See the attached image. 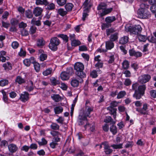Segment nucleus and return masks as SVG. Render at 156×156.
<instances>
[{"label": "nucleus", "instance_id": "54", "mask_svg": "<svg viewBox=\"0 0 156 156\" xmlns=\"http://www.w3.org/2000/svg\"><path fill=\"white\" fill-rule=\"evenodd\" d=\"M111 26V25L108 23H103L101 25L102 30H104L106 28H108Z\"/></svg>", "mask_w": 156, "mask_h": 156}, {"label": "nucleus", "instance_id": "36", "mask_svg": "<svg viewBox=\"0 0 156 156\" xmlns=\"http://www.w3.org/2000/svg\"><path fill=\"white\" fill-rule=\"evenodd\" d=\"M104 122L106 123H109L111 122L112 124H114L115 123V122L112 120L111 117L110 116H106L104 119Z\"/></svg>", "mask_w": 156, "mask_h": 156}, {"label": "nucleus", "instance_id": "46", "mask_svg": "<svg viewBox=\"0 0 156 156\" xmlns=\"http://www.w3.org/2000/svg\"><path fill=\"white\" fill-rule=\"evenodd\" d=\"M56 1L59 5L62 6L66 4L67 0H56Z\"/></svg>", "mask_w": 156, "mask_h": 156}, {"label": "nucleus", "instance_id": "41", "mask_svg": "<svg viewBox=\"0 0 156 156\" xmlns=\"http://www.w3.org/2000/svg\"><path fill=\"white\" fill-rule=\"evenodd\" d=\"M110 131L114 135L117 132V128L116 126L112 125L111 126L110 129Z\"/></svg>", "mask_w": 156, "mask_h": 156}, {"label": "nucleus", "instance_id": "2", "mask_svg": "<svg viewBox=\"0 0 156 156\" xmlns=\"http://www.w3.org/2000/svg\"><path fill=\"white\" fill-rule=\"evenodd\" d=\"M148 5L144 3L140 5V8L138 10V13L140 17L143 19H147L151 16V14L148 10Z\"/></svg>", "mask_w": 156, "mask_h": 156}, {"label": "nucleus", "instance_id": "43", "mask_svg": "<svg viewBox=\"0 0 156 156\" xmlns=\"http://www.w3.org/2000/svg\"><path fill=\"white\" fill-rule=\"evenodd\" d=\"M126 94V92L124 91H120L118 94L117 98L120 99L122 98Z\"/></svg>", "mask_w": 156, "mask_h": 156}, {"label": "nucleus", "instance_id": "42", "mask_svg": "<svg viewBox=\"0 0 156 156\" xmlns=\"http://www.w3.org/2000/svg\"><path fill=\"white\" fill-rule=\"evenodd\" d=\"M51 128L53 130H59V126L57 123L54 122H52L50 126Z\"/></svg>", "mask_w": 156, "mask_h": 156}, {"label": "nucleus", "instance_id": "1", "mask_svg": "<svg viewBox=\"0 0 156 156\" xmlns=\"http://www.w3.org/2000/svg\"><path fill=\"white\" fill-rule=\"evenodd\" d=\"M132 89L135 90V92L133 94V97L136 99H139L144 94L146 87L145 85L139 86L137 83L133 84L132 86Z\"/></svg>", "mask_w": 156, "mask_h": 156}, {"label": "nucleus", "instance_id": "31", "mask_svg": "<svg viewBox=\"0 0 156 156\" xmlns=\"http://www.w3.org/2000/svg\"><path fill=\"white\" fill-rule=\"evenodd\" d=\"M26 16L29 19H31L33 17V14L31 11L30 9H28L25 12Z\"/></svg>", "mask_w": 156, "mask_h": 156}, {"label": "nucleus", "instance_id": "28", "mask_svg": "<svg viewBox=\"0 0 156 156\" xmlns=\"http://www.w3.org/2000/svg\"><path fill=\"white\" fill-rule=\"evenodd\" d=\"M73 7V5L72 3H68L65 5V8L68 12L71 11Z\"/></svg>", "mask_w": 156, "mask_h": 156}, {"label": "nucleus", "instance_id": "18", "mask_svg": "<svg viewBox=\"0 0 156 156\" xmlns=\"http://www.w3.org/2000/svg\"><path fill=\"white\" fill-rule=\"evenodd\" d=\"M113 10L112 8L105 9L102 12L100 13V16L102 17L110 13Z\"/></svg>", "mask_w": 156, "mask_h": 156}, {"label": "nucleus", "instance_id": "38", "mask_svg": "<svg viewBox=\"0 0 156 156\" xmlns=\"http://www.w3.org/2000/svg\"><path fill=\"white\" fill-rule=\"evenodd\" d=\"M38 19V20L36 21L34 18L31 21V24L33 25H35L38 26H40L41 25V22L40 21L41 20L39 19Z\"/></svg>", "mask_w": 156, "mask_h": 156}, {"label": "nucleus", "instance_id": "24", "mask_svg": "<svg viewBox=\"0 0 156 156\" xmlns=\"http://www.w3.org/2000/svg\"><path fill=\"white\" fill-rule=\"evenodd\" d=\"M33 86V83L31 81H30L28 85L26 87V90L29 92H30L33 90L34 88Z\"/></svg>", "mask_w": 156, "mask_h": 156}, {"label": "nucleus", "instance_id": "17", "mask_svg": "<svg viewBox=\"0 0 156 156\" xmlns=\"http://www.w3.org/2000/svg\"><path fill=\"white\" fill-rule=\"evenodd\" d=\"M51 98L56 102H58L61 100V97L58 94H52L51 95Z\"/></svg>", "mask_w": 156, "mask_h": 156}, {"label": "nucleus", "instance_id": "29", "mask_svg": "<svg viewBox=\"0 0 156 156\" xmlns=\"http://www.w3.org/2000/svg\"><path fill=\"white\" fill-rule=\"evenodd\" d=\"M107 4L104 2H101L100 3L97 7V9L99 10L101 9L104 10L107 8Z\"/></svg>", "mask_w": 156, "mask_h": 156}, {"label": "nucleus", "instance_id": "9", "mask_svg": "<svg viewBox=\"0 0 156 156\" xmlns=\"http://www.w3.org/2000/svg\"><path fill=\"white\" fill-rule=\"evenodd\" d=\"M50 134L54 138L53 140L55 142H58L60 140V137L61 136V133L58 131L53 130L50 132Z\"/></svg>", "mask_w": 156, "mask_h": 156}, {"label": "nucleus", "instance_id": "50", "mask_svg": "<svg viewBox=\"0 0 156 156\" xmlns=\"http://www.w3.org/2000/svg\"><path fill=\"white\" fill-rule=\"evenodd\" d=\"M10 23L12 25L16 26L18 24L19 21L16 19H12L11 20Z\"/></svg>", "mask_w": 156, "mask_h": 156}, {"label": "nucleus", "instance_id": "61", "mask_svg": "<svg viewBox=\"0 0 156 156\" xmlns=\"http://www.w3.org/2000/svg\"><path fill=\"white\" fill-rule=\"evenodd\" d=\"M55 8V5L53 3H50L47 6V8L49 10L53 9Z\"/></svg>", "mask_w": 156, "mask_h": 156}, {"label": "nucleus", "instance_id": "33", "mask_svg": "<svg viewBox=\"0 0 156 156\" xmlns=\"http://www.w3.org/2000/svg\"><path fill=\"white\" fill-rule=\"evenodd\" d=\"M58 37H60L62 39V40L66 42H67L69 40V37L66 34H59L57 35Z\"/></svg>", "mask_w": 156, "mask_h": 156}, {"label": "nucleus", "instance_id": "6", "mask_svg": "<svg viewBox=\"0 0 156 156\" xmlns=\"http://www.w3.org/2000/svg\"><path fill=\"white\" fill-rule=\"evenodd\" d=\"M73 73V69L72 68H69L66 71L63 72L61 73V78L63 80H68L70 76L72 75Z\"/></svg>", "mask_w": 156, "mask_h": 156}, {"label": "nucleus", "instance_id": "39", "mask_svg": "<svg viewBox=\"0 0 156 156\" xmlns=\"http://www.w3.org/2000/svg\"><path fill=\"white\" fill-rule=\"evenodd\" d=\"M52 72V69L51 68H49L43 72V75L44 76H47L50 74Z\"/></svg>", "mask_w": 156, "mask_h": 156}, {"label": "nucleus", "instance_id": "56", "mask_svg": "<svg viewBox=\"0 0 156 156\" xmlns=\"http://www.w3.org/2000/svg\"><path fill=\"white\" fill-rule=\"evenodd\" d=\"M41 140L42 141L41 142H38V144L39 145H43L47 144V141L44 138H42L41 139Z\"/></svg>", "mask_w": 156, "mask_h": 156}, {"label": "nucleus", "instance_id": "35", "mask_svg": "<svg viewBox=\"0 0 156 156\" xmlns=\"http://www.w3.org/2000/svg\"><path fill=\"white\" fill-rule=\"evenodd\" d=\"M138 35V38L139 41L141 42H145L147 39V38L146 36L140 34Z\"/></svg>", "mask_w": 156, "mask_h": 156}, {"label": "nucleus", "instance_id": "51", "mask_svg": "<svg viewBox=\"0 0 156 156\" xmlns=\"http://www.w3.org/2000/svg\"><path fill=\"white\" fill-rule=\"evenodd\" d=\"M47 56L46 54H41L39 58L41 61H43L47 58Z\"/></svg>", "mask_w": 156, "mask_h": 156}, {"label": "nucleus", "instance_id": "8", "mask_svg": "<svg viewBox=\"0 0 156 156\" xmlns=\"http://www.w3.org/2000/svg\"><path fill=\"white\" fill-rule=\"evenodd\" d=\"M42 11L43 9L41 8L36 7L33 10V13L35 16H39L38 19L41 20L42 16Z\"/></svg>", "mask_w": 156, "mask_h": 156}, {"label": "nucleus", "instance_id": "44", "mask_svg": "<svg viewBox=\"0 0 156 156\" xmlns=\"http://www.w3.org/2000/svg\"><path fill=\"white\" fill-rule=\"evenodd\" d=\"M122 144H113L111 146L113 147L114 149H116L122 148Z\"/></svg>", "mask_w": 156, "mask_h": 156}, {"label": "nucleus", "instance_id": "11", "mask_svg": "<svg viewBox=\"0 0 156 156\" xmlns=\"http://www.w3.org/2000/svg\"><path fill=\"white\" fill-rule=\"evenodd\" d=\"M83 82L82 79H81L80 81L78 80L75 78L73 77L71 79L70 84L71 85L74 87H77L79 85V83H82Z\"/></svg>", "mask_w": 156, "mask_h": 156}, {"label": "nucleus", "instance_id": "45", "mask_svg": "<svg viewBox=\"0 0 156 156\" xmlns=\"http://www.w3.org/2000/svg\"><path fill=\"white\" fill-rule=\"evenodd\" d=\"M26 51L23 48L20 49V52L18 53L19 55L20 56H25L26 55Z\"/></svg>", "mask_w": 156, "mask_h": 156}, {"label": "nucleus", "instance_id": "19", "mask_svg": "<svg viewBox=\"0 0 156 156\" xmlns=\"http://www.w3.org/2000/svg\"><path fill=\"white\" fill-rule=\"evenodd\" d=\"M113 41H109L106 42V48L107 49L110 50L114 47V44Z\"/></svg>", "mask_w": 156, "mask_h": 156}, {"label": "nucleus", "instance_id": "62", "mask_svg": "<svg viewBox=\"0 0 156 156\" xmlns=\"http://www.w3.org/2000/svg\"><path fill=\"white\" fill-rule=\"evenodd\" d=\"M29 146L27 145H24L21 148V150L24 151L26 152H27L30 149Z\"/></svg>", "mask_w": 156, "mask_h": 156}, {"label": "nucleus", "instance_id": "27", "mask_svg": "<svg viewBox=\"0 0 156 156\" xmlns=\"http://www.w3.org/2000/svg\"><path fill=\"white\" fill-rule=\"evenodd\" d=\"M118 38V33L116 32L112 34L109 37L110 40L112 41H116Z\"/></svg>", "mask_w": 156, "mask_h": 156}, {"label": "nucleus", "instance_id": "23", "mask_svg": "<svg viewBox=\"0 0 156 156\" xmlns=\"http://www.w3.org/2000/svg\"><path fill=\"white\" fill-rule=\"evenodd\" d=\"M15 81L19 84H21L24 83L26 82V80L24 79L21 76H17L16 79Z\"/></svg>", "mask_w": 156, "mask_h": 156}, {"label": "nucleus", "instance_id": "37", "mask_svg": "<svg viewBox=\"0 0 156 156\" xmlns=\"http://www.w3.org/2000/svg\"><path fill=\"white\" fill-rule=\"evenodd\" d=\"M129 65L128 61L125 60L122 63V67L124 69H127L129 67Z\"/></svg>", "mask_w": 156, "mask_h": 156}, {"label": "nucleus", "instance_id": "34", "mask_svg": "<svg viewBox=\"0 0 156 156\" xmlns=\"http://www.w3.org/2000/svg\"><path fill=\"white\" fill-rule=\"evenodd\" d=\"M58 14L62 16H64L66 15L68 12L65 11L63 9H59L58 10Z\"/></svg>", "mask_w": 156, "mask_h": 156}, {"label": "nucleus", "instance_id": "14", "mask_svg": "<svg viewBox=\"0 0 156 156\" xmlns=\"http://www.w3.org/2000/svg\"><path fill=\"white\" fill-rule=\"evenodd\" d=\"M29 94L27 92H24L20 94L19 99L23 102H25L29 99Z\"/></svg>", "mask_w": 156, "mask_h": 156}, {"label": "nucleus", "instance_id": "3", "mask_svg": "<svg viewBox=\"0 0 156 156\" xmlns=\"http://www.w3.org/2000/svg\"><path fill=\"white\" fill-rule=\"evenodd\" d=\"M74 69L76 70V74L80 79L86 77V75L83 70L84 69L83 64L80 62H77L74 66Z\"/></svg>", "mask_w": 156, "mask_h": 156}, {"label": "nucleus", "instance_id": "49", "mask_svg": "<svg viewBox=\"0 0 156 156\" xmlns=\"http://www.w3.org/2000/svg\"><path fill=\"white\" fill-rule=\"evenodd\" d=\"M8 83V81L7 80H3L0 81V86H4Z\"/></svg>", "mask_w": 156, "mask_h": 156}, {"label": "nucleus", "instance_id": "4", "mask_svg": "<svg viewBox=\"0 0 156 156\" xmlns=\"http://www.w3.org/2000/svg\"><path fill=\"white\" fill-rule=\"evenodd\" d=\"M60 41L57 37H55L51 38L49 44V47L50 49L53 51L57 49V46L60 44Z\"/></svg>", "mask_w": 156, "mask_h": 156}, {"label": "nucleus", "instance_id": "63", "mask_svg": "<svg viewBox=\"0 0 156 156\" xmlns=\"http://www.w3.org/2000/svg\"><path fill=\"white\" fill-rule=\"evenodd\" d=\"M150 9L153 13H156V4L152 5L150 8Z\"/></svg>", "mask_w": 156, "mask_h": 156}, {"label": "nucleus", "instance_id": "7", "mask_svg": "<svg viewBox=\"0 0 156 156\" xmlns=\"http://www.w3.org/2000/svg\"><path fill=\"white\" fill-rule=\"evenodd\" d=\"M151 78V76L148 74H144L140 76L138 81L141 83H145L149 81Z\"/></svg>", "mask_w": 156, "mask_h": 156}, {"label": "nucleus", "instance_id": "64", "mask_svg": "<svg viewBox=\"0 0 156 156\" xmlns=\"http://www.w3.org/2000/svg\"><path fill=\"white\" fill-rule=\"evenodd\" d=\"M150 94L152 97L154 98H156V91L154 90H151L150 92Z\"/></svg>", "mask_w": 156, "mask_h": 156}, {"label": "nucleus", "instance_id": "22", "mask_svg": "<svg viewBox=\"0 0 156 156\" xmlns=\"http://www.w3.org/2000/svg\"><path fill=\"white\" fill-rule=\"evenodd\" d=\"M129 38L127 36H124L121 37L119 41L120 44H126L128 41Z\"/></svg>", "mask_w": 156, "mask_h": 156}, {"label": "nucleus", "instance_id": "16", "mask_svg": "<svg viewBox=\"0 0 156 156\" xmlns=\"http://www.w3.org/2000/svg\"><path fill=\"white\" fill-rule=\"evenodd\" d=\"M8 147L9 151L11 153L15 152L18 149V147L16 146L13 144H9Z\"/></svg>", "mask_w": 156, "mask_h": 156}, {"label": "nucleus", "instance_id": "53", "mask_svg": "<svg viewBox=\"0 0 156 156\" xmlns=\"http://www.w3.org/2000/svg\"><path fill=\"white\" fill-rule=\"evenodd\" d=\"M132 83L131 80L129 78L126 79L124 82V84L126 86L130 85Z\"/></svg>", "mask_w": 156, "mask_h": 156}, {"label": "nucleus", "instance_id": "57", "mask_svg": "<svg viewBox=\"0 0 156 156\" xmlns=\"http://www.w3.org/2000/svg\"><path fill=\"white\" fill-rule=\"evenodd\" d=\"M21 33L22 35L23 36H27L29 34L28 31L24 29L21 30Z\"/></svg>", "mask_w": 156, "mask_h": 156}, {"label": "nucleus", "instance_id": "20", "mask_svg": "<svg viewBox=\"0 0 156 156\" xmlns=\"http://www.w3.org/2000/svg\"><path fill=\"white\" fill-rule=\"evenodd\" d=\"M107 109L110 111V114L113 115L114 118L115 119L116 115V109L114 108H111V107H108L107 108Z\"/></svg>", "mask_w": 156, "mask_h": 156}, {"label": "nucleus", "instance_id": "47", "mask_svg": "<svg viewBox=\"0 0 156 156\" xmlns=\"http://www.w3.org/2000/svg\"><path fill=\"white\" fill-rule=\"evenodd\" d=\"M34 69L37 72H38L40 71V66L39 63L37 62L34 63Z\"/></svg>", "mask_w": 156, "mask_h": 156}, {"label": "nucleus", "instance_id": "26", "mask_svg": "<svg viewBox=\"0 0 156 156\" xmlns=\"http://www.w3.org/2000/svg\"><path fill=\"white\" fill-rule=\"evenodd\" d=\"M3 66L6 70H11L12 69V64L9 62L4 63L3 65Z\"/></svg>", "mask_w": 156, "mask_h": 156}, {"label": "nucleus", "instance_id": "13", "mask_svg": "<svg viewBox=\"0 0 156 156\" xmlns=\"http://www.w3.org/2000/svg\"><path fill=\"white\" fill-rule=\"evenodd\" d=\"M86 120L87 121V118L83 115L82 113H80L78 117L77 122L78 124L81 126L84 124V121Z\"/></svg>", "mask_w": 156, "mask_h": 156}, {"label": "nucleus", "instance_id": "30", "mask_svg": "<svg viewBox=\"0 0 156 156\" xmlns=\"http://www.w3.org/2000/svg\"><path fill=\"white\" fill-rule=\"evenodd\" d=\"M63 111V108L61 106H57L54 108V111L55 114L61 113Z\"/></svg>", "mask_w": 156, "mask_h": 156}, {"label": "nucleus", "instance_id": "40", "mask_svg": "<svg viewBox=\"0 0 156 156\" xmlns=\"http://www.w3.org/2000/svg\"><path fill=\"white\" fill-rule=\"evenodd\" d=\"M80 42L77 40H73L71 41V44L72 46L76 47L80 44Z\"/></svg>", "mask_w": 156, "mask_h": 156}, {"label": "nucleus", "instance_id": "55", "mask_svg": "<svg viewBox=\"0 0 156 156\" xmlns=\"http://www.w3.org/2000/svg\"><path fill=\"white\" fill-rule=\"evenodd\" d=\"M90 76L93 78H96L98 76L97 71L95 70H93L90 73Z\"/></svg>", "mask_w": 156, "mask_h": 156}, {"label": "nucleus", "instance_id": "10", "mask_svg": "<svg viewBox=\"0 0 156 156\" xmlns=\"http://www.w3.org/2000/svg\"><path fill=\"white\" fill-rule=\"evenodd\" d=\"M102 144L104 146L105 150L104 152L106 154H109L113 151V150L110 148V146H109L108 143L107 142H105L102 143Z\"/></svg>", "mask_w": 156, "mask_h": 156}, {"label": "nucleus", "instance_id": "52", "mask_svg": "<svg viewBox=\"0 0 156 156\" xmlns=\"http://www.w3.org/2000/svg\"><path fill=\"white\" fill-rule=\"evenodd\" d=\"M122 73L125 75V76L126 77H129L131 76V73L128 70H126L123 71Z\"/></svg>", "mask_w": 156, "mask_h": 156}, {"label": "nucleus", "instance_id": "25", "mask_svg": "<svg viewBox=\"0 0 156 156\" xmlns=\"http://www.w3.org/2000/svg\"><path fill=\"white\" fill-rule=\"evenodd\" d=\"M36 4L37 5H47L48 4L47 0H36Z\"/></svg>", "mask_w": 156, "mask_h": 156}, {"label": "nucleus", "instance_id": "5", "mask_svg": "<svg viewBox=\"0 0 156 156\" xmlns=\"http://www.w3.org/2000/svg\"><path fill=\"white\" fill-rule=\"evenodd\" d=\"M142 28L140 25H136L134 26H129L128 27V31L131 34L137 35L140 34L142 31Z\"/></svg>", "mask_w": 156, "mask_h": 156}, {"label": "nucleus", "instance_id": "58", "mask_svg": "<svg viewBox=\"0 0 156 156\" xmlns=\"http://www.w3.org/2000/svg\"><path fill=\"white\" fill-rule=\"evenodd\" d=\"M19 44L17 41H13L12 43V46L14 49L17 48L19 46Z\"/></svg>", "mask_w": 156, "mask_h": 156}, {"label": "nucleus", "instance_id": "59", "mask_svg": "<svg viewBox=\"0 0 156 156\" xmlns=\"http://www.w3.org/2000/svg\"><path fill=\"white\" fill-rule=\"evenodd\" d=\"M115 31V30L112 28L108 29L106 30V34L107 36H109L111 33H113Z\"/></svg>", "mask_w": 156, "mask_h": 156}, {"label": "nucleus", "instance_id": "15", "mask_svg": "<svg viewBox=\"0 0 156 156\" xmlns=\"http://www.w3.org/2000/svg\"><path fill=\"white\" fill-rule=\"evenodd\" d=\"M129 55L131 56H134L136 57H140L142 56V53L139 51H135L133 50H130L129 51Z\"/></svg>", "mask_w": 156, "mask_h": 156}, {"label": "nucleus", "instance_id": "60", "mask_svg": "<svg viewBox=\"0 0 156 156\" xmlns=\"http://www.w3.org/2000/svg\"><path fill=\"white\" fill-rule=\"evenodd\" d=\"M57 142H55L54 140H53V141L50 144V147L53 149L55 148L56 146L58 145Z\"/></svg>", "mask_w": 156, "mask_h": 156}, {"label": "nucleus", "instance_id": "48", "mask_svg": "<svg viewBox=\"0 0 156 156\" xmlns=\"http://www.w3.org/2000/svg\"><path fill=\"white\" fill-rule=\"evenodd\" d=\"M37 30L36 27L34 26H32L30 27V34H33L36 33Z\"/></svg>", "mask_w": 156, "mask_h": 156}, {"label": "nucleus", "instance_id": "12", "mask_svg": "<svg viewBox=\"0 0 156 156\" xmlns=\"http://www.w3.org/2000/svg\"><path fill=\"white\" fill-rule=\"evenodd\" d=\"M93 107L87 105H86L85 109L83 114V116L87 118V117L89 116L90 112L93 111Z\"/></svg>", "mask_w": 156, "mask_h": 156}, {"label": "nucleus", "instance_id": "32", "mask_svg": "<svg viewBox=\"0 0 156 156\" xmlns=\"http://www.w3.org/2000/svg\"><path fill=\"white\" fill-rule=\"evenodd\" d=\"M45 43V42L42 38L38 39L37 41V45L38 47H41L43 46Z\"/></svg>", "mask_w": 156, "mask_h": 156}, {"label": "nucleus", "instance_id": "21", "mask_svg": "<svg viewBox=\"0 0 156 156\" xmlns=\"http://www.w3.org/2000/svg\"><path fill=\"white\" fill-rule=\"evenodd\" d=\"M116 20V18L115 16H109L106 17L105 19V21L106 23H108L109 24L113 22L115 20Z\"/></svg>", "mask_w": 156, "mask_h": 156}]
</instances>
